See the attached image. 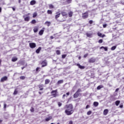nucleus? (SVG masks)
<instances>
[{"instance_id": "f257e3e1", "label": "nucleus", "mask_w": 124, "mask_h": 124, "mask_svg": "<svg viewBox=\"0 0 124 124\" xmlns=\"http://www.w3.org/2000/svg\"><path fill=\"white\" fill-rule=\"evenodd\" d=\"M66 109L65 110V114H66L68 116L72 115V114H73V112H74V111L73 110V106H72V104L66 105Z\"/></svg>"}, {"instance_id": "f03ea898", "label": "nucleus", "mask_w": 124, "mask_h": 124, "mask_svg": "<svg viewBox=\"0 0 124 124\" xmlns=\"http://www.w3.org/2000/svg\"><path fill=\"white\" fill-rule=\"evenodd\" d=\"M30 47L31 48V49H33V48H35L36 47V44L34 43H31L29 44Z\"/></svg>"}, {"instance_id": "7ed1b4c3", "label": "nucleus", "mask_w": 124, "mask_h": 124, "mask_svg": "<svg viewBox=\"0 0 124 124\" xmlns=\"http://www.w3.org/2000/svg\"><path fill=\"white\" fill-rule=\"evenodd\" d=\"M88 16L89 14H88V13L87 12L82 14V18L83 19H86V18H88Z\"/></svg>"}, {"instance_id": "20e7f679", "label": "nucleus", "mask_w": 124, "mask_h": 124, "mask_svg": "<svg viewBox=\"0 0 124 124\" xmlns=\"http://www.w3.org/2000/svg\"><path fill=\"white\" fill-rule=\"evenodd\" d=\"M42 67H44L47 66V62L46 61H44L42 62Z\"/></svg>"}, {"instance_id": "39448f33", "label": "nucleus", "mask_w": 124, "mask_h": 124, "mask_svg": "<svg viewBox=\"0 0 124 124\" xmlns=\"http://www.w3.org/2000/svg\"><path fill=\"white\" fill-rule=\"evenodd\" d=\"M26 15L24 16V20L25 21H26V22H29L30 21V16H26Z\"/></svg>"}, {"instance_id": "423d86ee", "label": "nucleus", "mask_w": 124, "mask_h": 124, "mask_svg": "<svg viewBox=\"0 0 124 124\" xmlns=\"http://www.w3.org/2000/svg\"><path fill=\"white\" fill-rule=\"evenodd\" d=\"M7 80V77H4L1 78L0 81L1 82H4V81H6Z\"/></svg>"}, {"instance_id": "0eeeda50", "label": "nucleus", "mask_w": 124, "mask_h": 124, "mask_svg": "<svg viewBox=\"0 0 124 124\" xmlns=\"http://www.w3.org/2000/svg\"><path fill=\"white\" fill-rule=\"evenodd\" d=\"M77 66H78L79 68H80V69H84L85 68V66H82L81 65H80V64L78 63L77 64Z\"/></svg>"}, {"instance_id": "6e6552de", "label": "nucleus", "mask_w": 124, "mask_h": 124, "mask_svg": "<svg viewBox=\"0 0 124 124\" xmlns=\"http://www.w3.org/2000/svg\"><path fill=\"white\" fill-rule=\"evenodd\" d=\"M62 15L64 18H66V17L67 16V14L65 12H62Z\"/></svg>"}, {"instance_id": "1a4fd4ad", "label": "nucleus", "mask_w": 124, "mask_h": 124, "mask_svg": "<svg viewBox=\"0 0 124 124\" xmlns=\"http://www.w3.org/2000/svg\"><path fill=\"white\" fill-rule=\"evenodd\" d=\"M89 62H95V59L93 58H92L89 59Z\"/></svg>"}, {"instance_id": "9d476101", "label": "nucleus", "mask_w": 124, "mask_h": 124, "mask_svg": "<svg viewBox=\"0 0 124 124\" xmlns=\"http://www.w3.org/2000/svg\"><path fill=\"white\" fill-rule=\"evenodd\" d=\"M103 113H104V115H105V116H106V115L108 114V109H105L104 110Z\"/></svg>"}, {"instance_id": "9b49d317", "label": "nucleus", "mask_w": 124, "mask_h": 124, "mask_svg": "<svg viewBox=\"0 0 124 124\" xmlns=\"http://www.w3.org/2000/svg\"><path fill=\"white\" fill-rule=\"evenodd\" d=\"M45 25H46L47 26V27H49L50 25H51V22H50V21H46L45 23Z\"/></svg>"}, {"instance_id": "f8f14e48", "label": "nucleus", "mask_w": 124, "mask_h": 124, "mask_svg": "<svg viewBox=\"0 0 124 124\" xmlns=\"http://www.w3.org/2000/svg\"><path fill=\"white\" fill-rule=\"evenodd\" d=\"M78 96H79V93H77V92H76V93H75L74 94V98H77V97H78Z\"/></svg>"}, {"instance_id": "ddd939ff", "label": "nucleus", "mask_w": 124, "mask_h": 124, "mask_svg": "<svg viewBox=\"0 0 124 124\" xmlns=\"http://www.w3.org/2000/svg\"><path fill=\"white\" fill-rule=\"evenodd\" d=\"M35 3H36V1H35V0H31V2H30V4H31V5H34V4H35Z\"/></svg>"}, {"instance_id": "4468645a", "label": "nucleus", "mask_w": 124, "mask_h": 124, "mask_svg": "<svg viewBox=\"0 0 124 124\" xmlns=\"http://www.w3.org/2000/svg\"><path fill=\"white\" fill-rule=\"evenodd\" d=\"M41 50V47H39L37 49H36V53H37V54H39V52H40Z\"/></svg>"}, {"instance_id": "2eb2a0df", "label": "nucleus", "mask_w": 124, "mask_h": 124, "mask_svg": "<svg viewBox=\"0 0 124 124\" xmlns=\"http://www.w3.org/2000/svg\"><path fill=\"white\" fill-rule=\"evenodd\" d=\"M18 60V58L16 57H14L12 58V62H16Z\"/></svg>"}, {"instance_id": "dca6fc26", "label": "nucleus", "mask_w": 124, "mask_h": 124, "mask_svg": "<svg viewBox=\"0 0 124 124\" xmlns=\"http://www.w3.org/2000/svg\"><path fill=\"white\" fill-rule=\"evenodd\" d=\"M103 88V85H100L97 86V90H100L101 89H102Z\"/></svg>"}, {"instance_id": "f3484780", "label": "nucleus", "mask_w": 124, "mask_h": 124, "mask_svg": "<svg viewBox=\"0 0 124 124\" xmlns=\"http://www.w3.org/2000/svg\"><path fill=\"white\" fill-rule=\"evenodd\" d=\"M49 83H50V80L49 79H46L45 80V84L46 85L49 84Z\"/></svg>"}, {"instance_id": "a211bd4d", "label": "nucleus", "mask_w": 124, "mask_h": 124, "mask_svg": "<svg viewBox=\"0 0 124 124\" xmlns=\"http://www.w3.org/2000/svg\"><path fill=\"white\" fill-rule=\"evenodd\" d=\"M43 32H44V30H41V31H39V34L40 35H42V34H43Z\"/></svg>"}, {"instance_id": "6ab92c4d", "label": "nucleus", "mask_w": 124, "mask_h": 124, "mask_svg": "<svg viewBox=\"0 0 124 124\" xmlns=\"http://www.w3.org/2000/svg\"><path fill=\"white\" fill-rule=\"evenodd\" d=\"M93 105L95 106V107H97V106H98V102H94Z\"/></svg>"}, {"instance_id": "aec40b11", "label": "nucleus", "mask_w": 124, "mask_h": 124, "mask_svg": "<svg viewBox=\"0 0 124 124\" xmlns=\"http://www.w3.org/2000/svg\"><path fill=\"white\" fill-rule=\"evenodd\" d=\"M120 103L121 101L117 100L115 102V105H116V106H119V104H120Z\"/></svg>"}, {"instance_id": "412c9836", "label": "nucleus", "mask_w": 124, "mask_h": 124, "mask_svg": "<svg viewBox=\"0 0 124 124\" xmlns=\"http://www.w3.org/2000/svg\"><path fill=\"white\" fill-rule=\"evenodd\" d=\"M60 16H61V13L58 14L55 16V19L57 20V19H58Z\"/></svg>"}, {"instance_id": "4be33fe9", "label": "nucleus", "mask_w": 124, "mask_h": 124, "mask_svg": "<svg viewBox=\"0 0 124 124\" xmlns=\"http://www.w3.org/2000/svg\"><path fill=\"white\" fill-rule=\"evenodd\" d=\"M100 49H104L105 51H108V48L107 47H105L104 46H101Z\"/></svg>"}, {"instance_id": "5701e85b", "label": "nucleus", "mask_w": 124, "mask_h": 124, "mask_svg": "<svg viewBox=\"0 0 124 124\" xmlns=\"http://www.w3.org/2000/svg\"><path fill=\"white\" fill-rule=\"evenodd\" d=\"M57 83L58 84H62L63 83V80H60L58 81Z\"/></svg>"}, {"instance_id": "b1692460", "label": "nucleus", "mask_w": 124, "mask_h": 124, "mask_svg": "<svg viewBox=\"0 0 124 124\" xmlns=\"http://www.w3.org/2000/svg\"><path fill=\"white\" fill-rule=\"evenodd\" d=\"M51 119H52V117H49L48 118L46 119V122H49V121H50V120H51Z\"/></svg>"}, {"instance_id": "393cba45", "label": "nucleus", "mask_w": 124, "mask_h": 124, "mask_svg": "<svg viewBox=\"0 0 124 124\" xmlns=\"http://www.w3.org/2000/svg\"><path fill=\"white\" fill-rule=\"evenodd\" d=\"M116 48H117V46H112L111 50H112V51H114V50H115L116 49Z\"/></svg>"}, {"instance_id": "a878e982", "label": "nucleus", "mask_w": 124, "mask_h": 124, "mask_svg": "<svg viewBox=\"0 0 124 124\" xmlns=\"http://www.w3.org/2000/svg\"><path fill=\"white\" fill-rule=\"evenodd\" d=\"M72 15H73V13L72 12H69V17H72Z\"/></svg>"}, {"instance_id": "bb28decb", "label": "nucleus", "mask_w": 124, "mask_h": 124, "mask_svg": "<svg viewBox=\"0 0 124 124\" xmlns=\"http://www.w3.org/2000/svg\"><path fill=\"white\" fill-rule=\"evenodd\" d=\"M56 54H57V55H61V51L59 50H57Z\"/></svg>"}, {"instance_id": "cd10ccee", "label": "nucleus", "mask_w": 124, "mask_h": 124, "mask_svg": "<svg viewBox=\"0 0 124 124\" xmlns=\"http://www.w3.org/2000/svg\"><path fill=\"white\" fill-rule=\"evenodd\" d=\"M91 114H92V111L89 110L88 112H87V114L88 115V116H90V115H91Z\"/></svg>"}, {"instance_id": "c85d7f7f", "label": "nucleus", "mask_w": 124, "mask_h": 124, "mask_svg": "<svg viewBox=\"0 0 124 124\" xmlns=\"http://www.w3.org/2000/svg\"><path fill=\"white\" fill-rule=\"evenodd\" d=\"M49 6L50 9H52L54 8V6L53 5H52V4H50L49 5Z\"/></svg>"}, {"instance_id": "c756f323", "label": "nucleus", "mask_w": 124, "mask_h": 124, "mask_svg": "<svg viewBox=\"0 0 124 124\" xmlns=\"http://www.w3.org/2000/svg\"><path fill=\"white\" fill-rule=\"evenodd\" d=\"M34 32H36L37 31H38V29L37 28H34L33 29Z\"/></svg>"}, {"instance_id": "7c9ffc66", "label": "nucleus", "mask_w": 124, "mask_h": 124, "mask_svg": "<svg viewBox=\"0 0 124 124\" xmlns=\"http://www.w3.org/2000/svg\"><path fill=\"white\" fill-rule=\"evenodd\" d=\"M52 95H53L54 97H56V96H58V94H57L56 93H52Z\"/></svg>"}, {"instance_id": "2f4dec72", "label": "nucleus", "mask_w": 124, "mask_h": 124, "mask_svg": "<svg viewBox=\"0 0 124 124\" xmlns=\"http://www.w3.org/2000/svg\"><path fill=\"white\" fill-rule=\"evenodd\" d=\"M57 90H53L51 92V93H57Z\"/></svg>"}, {"instance_id": "473e14b6", "label": "nucleus", "mask_w": 124, "mask_h": 124, "mask_svg": "<svg viewBox=\"0 0 124 124\" xmlns=\"http://www.w3.org/2000/svg\"><path fill=\"white\" fill-rule=\"evenodd\" d=\"M37 16V14L36 13H34L33 14V18H35V16Z\"/></svg>"}, {"instance_id": "72a5a7b5", "label": "nucleus", "mask_w": 124, "mask_h": 124, "mask_svg": "<svg viewBox=\"0 0 124 124\" xmlns=\"http://www.w3.org/2000/svg\"><path fill=\"white\" fill-rule=\"evenodd\" d=\"M58 104L59 107H61V106H62V103H61V102H59L58 103Z\"/></svg>"}, {"instance_id": "f704fd0d", "label": "nucleus", "mask_w": 124, "mask_h": 124, "mask_svg": "<svg viewBox=\"0 0 124 124\" xmlns=\"http://www.w3.org/2000/svg\"><path fill=\"white\" fill-rule=\"evenodd\" d=\"M35 23H36V21L35 20L33 19L31 21L32 24H35Z\"/></svg>"}, {"instance_id": "c9c22d12", "label": "nucleus", "mask_w": 124, "mask_h": 124, "mask_svg": "<svg viewBox=\"0 0 124 124\" xmlns=\"http://www.w3.org/2000/svg\"><path fill=\"white\" fill-rule=\"evenodd\" d=\"M97 34L98 36H100V37H101V36H102V34L100 32H98Z\"/></svg>"}, {"instance_id": "e433bc0d", "label": "nucleus", "mask_w": 124, "mask_h": 124, "mask_svg": "<svg viewBox=\"0 0 124 124\" xmlns=\"http://www.w3.org/2000/svg\"><path fill=\"white\" fill-rule=\"evenodd\" d=\"M48 14H52V11L51 10H48L47 11Z\"/></svg>"}, {"instance_id": "4c0bfd02", "label": "nucleus", "mask_w": 124, "mask_h": 124, "mask_svg": "<svg viewBox=\"0 0 124 124\" xmlns=\"http://www.w3.org/2000/svg\"><path fill=\"white\" fill-rule=\"evenodd\" d=\"M86 35L87 36H88V37H90L92 35V34H91L90 33H87Z\"/></svg>"}, {"instance_id": "58836bf2", "label": "nucleus", "mask_w": 124, "mask_h": 124, "mask_svg": "<svg viewBox=\"0 0 124 124\" xmlns=\"http://www.w3.org/2000/svg\"><path fill=\"white\" fill-rule=\"evenodd\" d=\"M65 57H66V55L64 54L62 55V59H65Z\"/></svg>"}, {"instance_id": "ea45409f", "label": "nucleus", "mask_w": 124, "mask_h": 124, "mask_svg": "<svg viewBox=\"0 0 124 124\" xmlns=\"http://www.w3.org/2000/svg\"><path fill=\"white\" fill-rule=\"evenodd\" d=\"M20 79H22V80H24L25 79V77L24 76H21L20 77Z\"/></svg>"}, {"instance_id": "a19ab883", "label": "nucleus", "mask_w": 124, "mask_h": 124, "mask_svg": "<svg viewBox=\"0 0 124 124\" xmlns=\"http://www.w3.org/2000/svg\"><path fill=\"white\" fill-rule=\"evenodd\" d=\"M99 43H102L103 40L102 39H100L98 41Z\"/></svg>"}, {"instance_id": "79ce46f5", "label": "nucleus", "mask_w": 124, "mask_h": 124, "mask_svg": "<svg viewBox=\"0 0 124 124\" xmlns=\"http://www.w3.org/2000/svg\"><path fill=\"white\" fill-rule=\"evenodd\" d=\"M30 110L31 112H34V109L32 108H31Z\"/></svg>"}, {"instance_id": "37998d69", "label": "nucleus", "mask_w": 124, "mask_h": 124, "mask_svg": "<svg viewBox=\"0 0 124 124\" xmlns=\"http://www.w3.org/2000/svg\"><path fill=\"white\" fill-rule=\"evenodd\" d=\"M81 92V89H79L77 91V93H80Z\"/></svg>"}, {"instance_id": "c03bdc74", "label": "nucleus", "mask_w": 124, "mask_h": 124, "mask_svg": "<svg viewBox=\"0 0 124 124\" xmlns=\"http://www.w3.org/2000/svg\"><path fill=\"white\" fill-rule=\"evenodd\" d=\"M89 108H90V105H87L85 108L88 109Z\"/></svg>"}, {"instance_id": "a18cd8bd", "label": "nucleus", "mask_w": 124, "mask_h": 124, "mask_svg": "<svg viewBox=\"0 0 124 124\" xmlns=\"http://www.w3.org/2000/svg\"><path fill=\"white\" fill-rule=\"evenodd\" d=\"M88 54H86L84 55V58H87L88 57Z\"/></svg>"}, {"instance_id": "49530a36", "label": "nucleus", "mask_w": 124, "mask_h": 124, "mask_svg": "<svg viewBox=\"0 0 124 124\" xmlns=\"http://www.w3.org/2000/svg\"><path fill=\"white\" fill-rule=\"evenodd\" d=\"M17 91L15 90L14 93V94H17Z\"/></svg>"}, {"instance_id": "de8ad7c7", "label": "nucleus", "mask_w": 124, "mask_h": 124, "mask_svg": "<svg viewBox=\"0 0 124 124\" xmlns=\"http://www.w3.org/2000/svg\"><path fill=\"white\" fill-rule=\"evenodd\" d=\"M69 124H73V122H72V121H70L69 123Z\"/></svg>"}, {"instance_id": "09e8293b", "label": "nucleus", "mask_w": 124, "mask_h": 124, "mask_svg": "<svg viewBox=\"0 0 124 124\" xmlns=\"http://www.w3.org/2000/svg\"><path fill=\"white\" fill-rule=\"evenodd\" d=\"M107 27V24H104L103 25V28H106Z\"/></svg>"}, {"instance_id": "8fccbe9b", "label": "nucleus", "mask_w": 124, "mask_h": 124, "mask_svg": "<svg viewBox=\"0 0 124 124\" xmlns=\"http://www.w3.org/2000/svg\"><path fill=\"white\" fill-rule=\"evenodd\" d=\"M6 108V104H4V109H5Z\"/></svg>"}, {"instance_id": "3c124183", "label": "nucleus", "mask_w": 124, "mask_h": 124, "mask_svg": "<svg viewBox=\"0 0 124 124\" xmlns=\"http://www.w3.org/2000/svg\"><path fill=\"white\" fill-rule=\"evenodd\" d=\"M65 96H66V95L65 94H64L62 96V98H64V97H65Z\"/></svg>"}, {"instance_id": "603ef678", "label": "nucleus", "mask_w": 124, "mask_h": 124, "mask_svg": "<svg viewBox=\"0 0 124 124\" xmlns=\"http://www.w3.org/2000/svg\"><path fill=\"white\" fill-rule=\"evenodd\" d=\"M93 20H90L89 21V24H93Z\"/></svg>"}, {"instance_id": "864d4df0", "label": "nucleus", "mask_w": 124, "mask_h": 124, "mask_svg": "<svg viewBox=\"0 0 124 124\" xmlns=\"http://www.w3.org/2000/svg\"><path fill=\"white\" fill-rule=\"evenodd\" d=\"M40 68H39V67H37V68L36 69V71H38V70H39Z\"/></svg>"}, {"instance_id": "5fc2aeb1", "label": "nucleus", "mask_w": 124, "mask_h": 124, "mask_svg": "<svg viewBox=\"0 0 124 124\" xmlns=\"http://www.w3.org/2000/svg\"><path fill=\"white\" fill-rule=\"evenodd\" d=\"M123 107H124V106L123 105H121L120 106V108H123Z\"/></svg>"}, {"instance_id": "6e6d98bb", "label": "nucleus", "mask_w": 124, "mask_h": 124, "mask_svg": "<svg viewBox=\"0 0 124 124\" xmlns=\"http://www.w3.org/2000/svg\"><path fill=\"white\" fill-rule=\"evenodd\" d=\"M121 2L124 4V0H121Z\"/></svg>"}, {"instance_id": "4d7b16f0", "label": "nucleus", "mask_w": 124, "mask_h": 124, "mask_svg": "<svg viewBox=\"0 0 124 124\" xmlns=\"http://www.w3.org/2000/svg\"><path fill=\"white\" fill-rule=\"evenodd\" d=\"M51 39H54V37L53 36H50Z\"/></svg>"}, {"instance_id": "13d9d810", "label": "nucleus", "mask_w": 124, "mask_h": 124, "mask_svg": "<svg viewBox=\"0 0 124 124\" xmlns=\"http://www.w3.org/2000/svg\"><path fill=\"white\" fill-rule=\"evenodd\" d=\"M115 92H119V88L116 89Z\"/></svg>"}, {"instance_id": "bf43d9fd", "label": "nucleus", "mask_w": 124, "mask_h": 124, "mask_svg": "<svg viewBox=\"0 0 124 124\" xmlns=\"http://www.w3.org/2000/svg\"><path fill=\"white\" fill-rule=\"evenodd\" d=\"M101 37H105V34L102 35Z\"/></svg>"}, {"instance_id": "052dcab7", "label": "nucleus", "mask_w": 124, "mask_h": 124, "mask_svg": "<svg viewBox=\"0 0 124 124\" xmlns=\"http://www.w3.org/2000/svg\"><path fill=\"white\" fill-rule=\"evenodd\" d=\"M66 95H67V96L69 95V93H68V92L67 93H66Z\"/></svg>"}, {"instance_id": "680f3d73", "label": "nucleus", "mask_w": 124, "mask_h": 124, "mask_svg": "<svg viewBox=\"0 0 124 124\" xmlns=\"http://www.w3.org/2000/svg\"><path fill=\"white\" fill-rule=\"evenodd\" d=\"M43 87V85H39V88H41V87Z\"/></svg>"}, {"instance_id": "e2e57ef3", "label": "nucleus", "mask_w": 124, "mask_h": 124, "mask_svg": "<svg viewBox=\"0 0 124 124\" xmlns=\"http://www.w3.org/2000/svg\"><path fill=\"white\" fill-rule=\"evenodd\" d=\"M18 2H19V3H21V0H19Z\"/></svg>"}, {"instance_id": "0e129e2a", "label": "nucleus", "mask_w": 124, "mask_h": 124, "mask_svg": "<svg viewBox=\"0 0 124 124\" xmlns=\"http://www.w3.org/2000/svg\"><path fill=\"white\" fill-rule=\"evenodd\" d=\"M1 12V8L0 7V13Z\"/></svg>"}, {"instance_id": "69168bd1", "label": "nucleus", "mask_w": 124, "mask_h": 124, "mask_svg": "<svg viewBox=\"0 0 124 124\" xmlns=\"http://www.w3.org/2000/svg\"><path fill=\"white\" fill-rule=\"evenodd\" d=\"M43 90V88L40 89V91H42Z\"/></svg>"}, {"instance_id": "338daca9", "label": "nucleus", "mask_w": 124, "mask_h": 124, "mask_svg": "<svg viewBox=\"0 0 124 124\" xmlns=\"http://www.w3.org/2000/svg\"><path fill=\"white\" fill-rule=\"evenodd\" d=\"M13 10L14 11H15V8H13Z\"/></svg>"}, {"instance_id": "774afa93", "label": "nucleus", "mask_w": 124, "mask_h": 124, "mask_svg": "<svg viewBox=\"0 0 124 124\" xmlns=\"http://www.w3.org/2000/svg\"><path fill=\"white\" fill-rule=\"evenodd\" d=\"M1 122H2V120H0V123H1Z\"/></svg>"}]
</instances>
